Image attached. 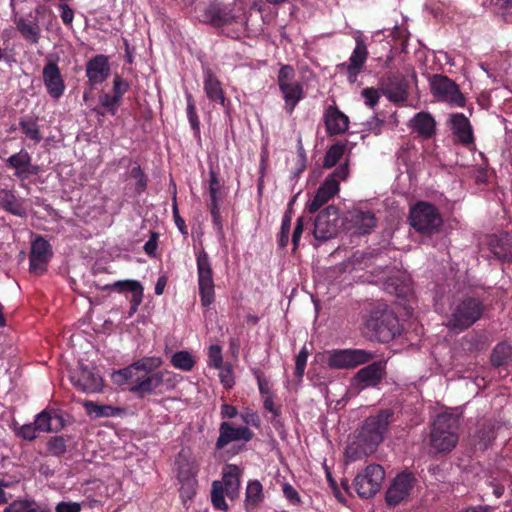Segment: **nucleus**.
<instances>
[{"label": "nucleus", "mask_w": 512, "mask_h": 512, "mask_svg": "<svg viewBox=\"0 0 512 512\" xmlns=\"http://www.w3.org/2000/svg\"><path fill=\"white\" fill-rule=\"evenodd\" d=\"M196 264L201 303L203 306L208 307L214 302L215 285L212 265L206 251L201 250L197 253Z\"/></svg>", "instance_id": "9b49d317"}, {"label": "nucleus", "mask_w": 512, "mask_h": 512, "mask_svg": "<svg viewBox=\"0 0 512 512\" xmlns=\"http://www.w3.org/2000/svg\"><path fill=\"white\" fill-rule=\"evenodd\" d=\"M324 122L327 133L330 135H339L348 129V117L339 111L336 107L329 106L324 114Z\"/></svg>", "instance_id": "cd10ccee"}, {"label": "nucleus", "mask_w": 512, "mask_h": 512, "mask_svg": "<svg viewBox=\"0 0 512 512\" xmlns=\"http://www.w3.org/2000/svg\"><path fill=\"white\" fill-rule=\"evenodd\" d=\"M203 89L211 102L219 103L222 107L227 108L222 84L210 69L204 71Z\"/></svg>", "instance_id": "bb28decb"}, {"label": "nucleus", "mask_w": 512, "mask_h": 512, "mask_svg": "<svg viewBox=\"0 0 512 512\" xmlns=\"http://www.w3.org/2000/svg\"><path fill=\"white\" fill-rule=\"evenodd\" d=\"M110 74L107 56L96 55L86 63V76L92 85L103 83Z\"/></svg>", "instance_id": "b1692460"}, {"label": "nucleus", "mask_w": 512, "mask_h": 512, "mask_svg": "<svg viewBox=\"0 0 512 512\" xmlns=\"http://www.w3.org/2000/svg\"><path fill=\"white\" fill-rule=\"evenodd\" d=\"M285 498L293 505L301 503V497L297 490L289 483H285L282 487Z\"/></svg>", "instance_id": "603ef678"}, {"label": "nucleus", "mask_w": 512, "mask_h": 512, "mask_svg": "<svg viewBox=\"0 0 512 512\" xmlns=\"http://www.w3.org/2000/svg\"><path fill=\"white\" fill-rule=\"evenodd\" d=\"M120 99L115 95L102 94L99 96L100 104L109 112L111 115H115L117 113L118 107L120 105Z\"/></svg>", "instance_id": "c03bdc74"}, {"label": "nucleus", "mask_w": 512, "mask_h": 512, "mask_svg": "<svg viewBox=\"0 0 512 512\" xmlns=\"http://www.w3.org/2000/svg\"><path fill=\"white\" fill-rule=\"evenodd\" d=\"M42 80L50 97L57 100L63 96L66 85L57 63L50 57L43 68Z\"/></svg>", "instance_id": "a211bd4d"}, {"label": "nucleus", "mask_w": 512, "mask_h": 512, "mask_svg": "<svg viewBox=\"0 0 512 512\" xmlns=\"http://www.w3.org/2000/svg\"><path fill=\"white\" fill-rule=\"evenodd\" d=\"M264 501L263 486L258 480H250L245 491V510H254Z\"/></svg>", "instance_id": "2f4dec72"}, {"label": "nucleus", "mask_w": 512, "mask_h": 512, "mask_svg": "<svg viewBox=\"0 0 512 512\" xmlns=\"http://www.w3.org/2000/svg\"><path fill=\"white\" fill-rule=\"evenodd\" d=\"M0 206L15 215L22 214V207L20 203L16 199L15 195L9 190H0Z\"/></svg>", "instance_id": "f704fd0d"}, {"label": "nucleus", "mask_w": 512, "mask_h": 512, "mask_svg": "<svg viewBox=\"0 0 512 512\" xmlns=\"http://www.w3.org/2000/svg\"><path fill=\"white\" fill-rule=\"evenodd\" d=\"M296 73L292 66H281L277 83L285 102V110L288 114H292L295 107L301 101L305 94L303 84L295 79Z\"/></svg>", "instance_id": "0eeeda50"}, {"label": "nucleus", "mask_w": 512, "mask_h": 512, "mask_svg": "<svg viewBox=\"0 0 512 512\" xmlns=\"http://www.w3.org/2000/svg\"><path fill=\"white\" fill-rule=\"evenodd\" d=\"M415 484L414 476L409 472L398 474L386 492V501L389 505H398L408 499Z\"/></svg>", "instance_id": "f3484780"}, {"label": "nucleus", "mask_w": 512, "mask_h": 512, "mask_svg": "<svg viewBox=\"0 0 512 512\" xmlns=\"http://www.w3.org/2000/svg\"><path fill=\"white\" fill-rule=\"evenodd\" d=\"M111 379L117 385H129V391L139 398L164 394L173 390L179 382V376L168 370L152 374H132L131 378H115V374H112Z\"/></svg>", "instance_id": "f03ea898"}, {"label": "nucleus", "mask_w": 512, "mask_h": 512, "mask_svg": "<svg viewBox=\"0 0 512 512\" xmlns=\"http://www.w3.org/2000/svg\"><path fill=\"white\" fill-rule=\"evenodd\" d=\"M209 209H210L212 221H213L214 227L216 228L217 234L220 237H224L220 205H217V204L209 205Z\"/></svg>", "instance_id": "de8ad7c7"}, {"label": "nucleus", "mask_w": 512, "mask_h": 512, "mask_svg": "<svg viewBox=\"0 0 512 512\" xmlns=\"http://www.w3.org/2000/svg\"><path fill=\"white\" fill-rule=\"evenodd\" d=\"M64 419L59 410L46 409L34 419V430L57 432L64 427Z\"/></svg>", "instance_id": "393cba45"}, {"label": "nucleus", "mask_w": 512, "mask_h": 512, "mask_svg": "<svg viewBox=\"0 0 512 512\" xmlns=\"http://www.w3.org/2000/svg\"><path fill=\"white\" fill-rule=\"evenodd\" d=\"M253 436L254 433L248 427H233L228 422H222L219 426V436L215 447L217 450H222L231 442L240 440L249 442Z\"/></svg>", "instance_id": "aec40b11"}, {"label": "nucleus", "mask_w": 512, "mask_h": 512, "mask_svg": "<svg viewBox=\"0 0 512 512\" xmlns=\"http://www.w3.org/2000/svg\"><path fill=\"white\" fill-rule=\"evenodd\" d=\"M345 152L344 144H335L332 145L326 152L323 160L324 168H332L334 167L342 158Z\"/></svg>", "instance_id": "e433bc0d"}, {"label": "nucleus", "mask_w": 512, "mask_h": 512, "mask_svg": "<svg viewBox=\"0 0 512 512\" xmlns=\"http://www.w3.org/2000/svg\"><path fill=\"white\" fill-rule=\"evenodd\" d=\"M263 407L266 411H269L274 418L279 417L281 414L280 409L275 406L272 395L263 398Z\"/></svg>", "instance_id": "052dcab7"}, {"label": "nucleus", "mask_w": 512, "mask_h": 512, "mask_svg": "<svg viewBox=\"0 0 512 512\" xmlns=\"http://www.w3.org/2000/svg\"><path fill=\"white\" fill-rule=\"evenodd\" d=\"M347 219L350 229L353 230V233L357 234H368L377 224L376 217L372 211L360 208L351 210Z\"/></svg>", "instance_id": "412c9836"}, {"label": "nucleus", "mask_w": 512, "mask_h": 512, "mask_svg": "<svg viewBox=\"0 0 512 512\" xmlns=\"http://www.w3.org/2000/svg\"><path fill=\"white\" fill-rule=\"evenodd\" d=\"M14 430L18 437H21L25 440L32 441V425L24 424L18 427V423L14 422Z\"/></svg>", "instance_id": "13d9d810"}, {"label": "nucleus", "mask_w": 512, "mask_h": 512, "mask_svg": "<svg viewBox=\"0 0 512 512\" xmlns=\"http://www.w3.org/2000/svg\"><path fill=\"white\" fill-rule=\"evenodd\" d=\"M459 420L452 414L436 417L430 434V444L437 452H449L458 442Z\"/></svg>", "instance_id": "39448f33"}, {"label": "nucleus", "mask_w": 512, "mask_h": 512, "mask_svg": "<svg viewBox=\"0 0 512 512\" xmlns=\"http://www.w3.org/2000/svg\"><path fill=\"white\" fill-rule=\"evenodd\" d=\"M362 97L365 100V104L371 108L377 105L380 93L375 88H365L361 92Z\"/></svg>", "instance_id": "3c124183"}, {"label": "nucleus", "mask_w": 512, "mask_h": 512, "mask_svg": "<svg viewBox=\"0 0 512 512\" xmlns=\"http://www.w3.org/2000/svg\"><path fill=\"white\" fill-rule=\"evenodd\" d=\"M81 506L76 502H60L56 506V512H80Z\"/></svg>", "instance_id": "680f3d73"}, {"label": "nucleus", "mask_w": 512, "mask_h": 512, "mask_svg": "<svg viewBox=\"0 0 512 512\" xmlns=\"http://www.w3.org/2000/svg\"><path fill=\"white\" fill-rule=\"evenodd\" d=\"M30 15L15 16V24L21 35L27 39H32V22L28 19Z\"/></svg>", "instance_id": "37998d69"}, {"label": "nucleus", "mask_w": 512, "mask_h": 512, "mask_svg": "<svg viewBox=\"0 0 512 512\" xmlns=\"http://www.w3.org/2000/svg\"><path fill=\"white\" fill-rule=\"evenodd\" d=\"M70 378L72 384L85 393H98L103 387L102 377L88 367H80Z\"/></svg>", "instance_id": "6ab92c4d"}, {"label": "nucleus", "mask_w": 512, "mask_h": 512, "mask_svg": "<svg viewBox=\"0 0 512 512\" xmlns=\"http://www.w3.org/2000/svg\"><path fill=\"white\" fill-rule=\"evenodd\" d=\"M210 180H209V205L217 204L220 205V183L217 178L216 173L213 170L209 172Z\"/></svg>", "instance_id": "a19ab883"}, {"label": "nucleus", "mask_w": 512, "mask_h": 512, "mask_svg": "<svg viewBox=\"0 0 512 512\" xmlns=\"http://www.w3.org/2000/svg\"><path fill=\"white\" fill-rule=\"evenodd\" d=\"M512 360V345L506 341L495 346L491 355V362L494 366H502Z\"/></svg>", "instance_id": "72a5a7b5"}, {"label": "nucleus", "mask_w": 512, "mask_h": 512, "mask_svg": "<svg viewBox=\"0 0 512 512\" xmlns=\"http://www.w3.org/2000/svg\"><path fill=\"white\" fill-rule=\"evenodd\" d=\"M370 337L380 342H389L401 332V326L395 314L388 309L371 311L365 322Z\"/></svg>", "instance_id": "423d86ee"}, {"label": "nucleus", "mask_w": 512, "mask_h": 512, "mask_svg": "<svg viewBox=\"0 0 512 512\" xmlns=\"http://www.w3.org/2000/svg\"><path fill=\"white\" fill-rule=\"evenodd\" d=\"M240 417L246 425H251L256 428H258L260 426V419H259L258 414L248 408L245 409L240 414Z\"/></svg>", "instance_id": "6e6d98bb"}, {"label": "nucleus", "mask_w": 512, "mask_h": 512, "mask_svg": "<svg viewBox=\"0 0 512 512\" xmlns=\"http://www.w3.org/2000/svg\"><path fill=\"white\" fill-rule=\"evenodd\" d=\"M384 478L383 467L379 464H370L355 476L353 486L359 497L371 498L380 491Z\"/></svg>", "instance_id": "9d476101"}, {"label": "nucleus", "mask_w": 512, "mask_h": 512, "mask_svg": "<svg viewBox=\"0 0 512 512\" xmlns=\"http://www.w3.org/2000/svg\"><path fill=\"white\" fill-rule=\"evenodd\" d=\"M8 163L17 170V174L20 176L22 173L27 171L30 163V156L27 152L21 151L10 156Z\"/></svg>", "instance_id": "4c0bfd02"}, {"label": "nucleus", "mask_w": 512, "mask_h": 512, "mask_svg": "<svg viewBox=\"0 0 512 512\" xmlns=\"http://www.w3.org/2000/svg\"><path fill=\"white\" fill-rule=\"evenodd\" d=\"M308 359V350L304 346L298 355L296 356L295 363V374L297 377H302L305 371L306 363Z\"/></svg>", "instance_id": "8fccbe9b"}, {"label": "nucleus", "mask_w": 512, "mask_h": 512, "mask_svg": "<svg viewBox=\"0 0 512 512\" xmlns=\"http://www.w3.org/2000/svg\"><path fill=\"white\" fill-rule=\"evenodd\" d=\"M187 100V117L192 129L195 133L199 134L200 132V121L196 112L195 103L193 97L190 93H186Z\"/></svg>", "instance_id": "ea45409f"}, {"label": "nucleus", "mask_w": 512, "mask_h": 512, "mask_svg": "<svg viewBox=\"0 0 512 512\" xmlns=\"http://www.w3.org/2000/svg\"><path fill=\"white\" fill-rule=\"evenodd\" d=\"M433 95L441 101L464 106L465 99L455 82L444 75H434L430 81Z\"/></svg>", "instance_id": "4468645a"}, {"label": "nucleus", "mask_w": 512, "mask_h": 512, "mask_svg": "<svg viewBox=\"0 0 512 512\" xmlns=\"http://www.w3.org/2000/svg\"><path fill=\"white\" fill-rule=\"evenodd\" d=\"M393 412L389 409L381 410L378 414L368 417L356 437L345 451L349 461H356L372 454L382 442L384 434L390 424Z\"/></svg>", "instance_id": "f257e3e1"}, {"label": "nucleus", "mask_w": 512, "mask_h": 512, "mask_svg": "<svg viewBox=\"0 0 512 512\" xmlns=\"http://www.w3.org/2000/svg\"><path fill=\"white\" fill-rule=\"evenodd\" d=\"M384 375V365L382 362H373L372 364L361 368L352 378L351 387L356 392H360L369 387L377 386Z\"/></svg>", "instance_id": "dca6fc26"}, {"label": "nucleus", "mask_w": 512, "mask_h": 512, "mask_svg": "<svg viewBox=\"0 0 512 512\" xmlns=\"http://www.w3.org/2000/svg\"><path fill=\"white\" fill-rule=\"evenodd\" d=\"M355 48L349 57L348 62L340 64L338 67L343 69L347 73V80L353 84L356 82L358 74L361 72L367 58L368 49L360 31H357L354 35Z\"/></svg>", "instance_id": "ddd939ff"}, {"label": "nucleus", "mask_w": 512, "mask_h": 512, "mask_svg": "<svg viewBox=\"0 0 512 512\" xmlns=\"http://www.w3.org/2000/svg\"><path fill=\"white\" fill-rule=\"evenodd\" d=\"M18 482H12L0 478V506L7 504L14 498V491Z\"/></svg>", "instance_id": "58836bf2"}, {"label": "nucleus", "mask_w": 512, "mask_h": 512, "mask_svg": "<svg viewBox=\"0 0 512 512\" xmlns=\"http://www.w3.org/2000/svg\"><path fill=\"white\" fill-rule=\"evenodd\" d=\"M451 129L454 136L462 144H470L473 142V130L468 118L461 113L451 115Z\"/></svg>", "instance_id": "c85d7f7f"}, {"label": "nucleus", "mask_w": 512, "mask_h": 512, "mask_svg": "<svg viewBox=\"0 0 512 512\" xmlns=\"http://www.w3.org/2000/svg\"><path fill=\"white\" fill-rule=\"evenodd\" d=\"M241 469L235 464H227L222 470V479L215 480L211 485V503L216 510L227 512L229 506L225 500L227 496L231 501L239 497L241 485Z\"/></svg>", "instance_id": "7ed1b4c3"}, {"label": "nucleus", "mask_w": 512, "mask_h": 512, "mask_svg": "<svg viewBox=\"0 0 512 512\" xmlns=\"http://www.w3.org/2000/svg\"><path fill=\"white\" fill-rule=\"evenodd\" d=\"M220 378H221V382L223 383V385L226 388H230L234 384V380H233L230 368L223 369L220 372Z\"/></svg>", "instance_id": "774afa93"}, {"label": "nucleus", "mask_w": 512, "mask_h": 512, "mask_svg": "<svg viewBox=\"0 0 512 512\" xmlns=\"http://www.w3.org/2000/svg\"><path fill=\"white\" fill-rule=\"evenodd\" d=\"M11 6L15 16L31 14L29 0H11Z\"/></svg>", "instance_id": "5fc2aeb1"}, {"label": "nucleus", "mask_w": 512, "mask_h": 512, "mask_svg": "<svg viewBox=\"0 0 512 512\" xmlns=\"http://www.w3.org/2000/svg\"><path fill=\"white\" fill-rule=\"evenodd\" d=\"M171 364L182 371H191L195 365V360L190 352L184 350L172 355Z\"/></svg>", "instance_id": "c9c22d12"}, {"label": "nucleus", "mask_w": 512, "mask_h": 512, "mask_svg": "<svg viewBox=\"0 0 512 512\" xmlns=\"http://www.w3.org/2000/svg\"><path fill=\"white\" fill-rule=\"evenodd\" d=\"M303 229H304L303 218L300 217L296 221V225H295L293 235H292V243H293L294 250L297 249V247H298L300 238L303 233Z\"/></svg>", "instance_id": "bf43d9fd"}, {"label": "nucleus", "mask_w": 512, "mask_h": 512, "mask_svg": "<svg viewBox=\"0 0 512 512\" xmlns=\"http://www.w3.org/2000/svg\"><path fill=\"white\" fill-rule=\"evenodd\" d=\"M3 512H32V504L29 500H13Z\"/></svg>", "instance_id": "09e8293b"}, {"label": "nucleus", "mask_w": 512, "mask_h": 512, "mask_svg": "<svg viewBox=\"0 0 512 512\" xmlns=\"http://www.w3.org/2000/svg\"><path fill=\"white\" fill-rule=\"evenodd\" d=\"M410 128L420 137L428 139L435 134L436 122L429 113L419 112L410 120Z\"/></svg>", "instance_id": "c756f323"}, {"label": "nucleus", "mask_w": 512, "mask_h": 512, "mask_svg": "<svg viewBox=\"0 0 512 512\" xmlns=\"http://www.w3.org/2000/svg\"><path fill=\"white\" fill-rule=\"evenodd\" d=\"M338 210L334 206H328L321 211L315 222L313 235L315 239L326 241L337 233Z\"/></svg>", "instance_id": "2eb2a0df"}, {"label": "nucleus", "mask_w": 512, "mask_h": 512, "mask_svg": "<svg viewBox=\"0 0 512 512\" xmlns=\"http://www.w3.org/2000/svg\"><path fill=\"white\" fill-rule=\"evenodd\" d=\"M113 286L119 291V292H131L132 296H135L137 293V290H140V295H143V286L141 283L137 280H122L117 281L113 284Z\"/></svg>", "instance_id": "79ce46f5"}, {"label": "nucleus", "mask_w": 512, "mask_h": 512, "mask_svg": "<svg viewBox=\"0 0 512 512\" xmlns=\"http://www.w3.org/2000/svg\"><path fill=\"white\" fill-rule=\"evenodd\" d=\"M491 252L502 261H512V235L503 233L489 242Z\"/></svg>", "instance_id": "7c9ffc66"}, {"label": "nucleus", "mask_w": 512, "mask_h": 512, "mask_svg": "<svg viewBox=\"0 0 512 512\" xmlns=\"http://www.w3.org/2000/svg\"><path fill=\"white\" fill-rule=\"evenodd\" d=\"M173 215H174L175 224L178 227V229L180 230V232L184 235L187 234L185 221L180 217V215L178 213V208H177L175 199H174V203H173Z\"/></svg>", "instance_id": "69168bd1"}, {"label": "nucleus", "mask_w": 512, "mask_h": 512, "mask_svg": "<svg viewBox=\"0 0 512 512\" xmlns=\"http://www.w3.org/2000/svg\"><path fill=\"white\" fill-rule=\"evenodd\" d=\"M87 415L90 418L98 419L103 417H116L122 412V409L112 405H100L93 401L85 400L82 402Z\"/></svg>", "instance_id": "473e14b6"}, {"label": "nucleus", "mask_w": 512, "mask_h": 512, "mask_svg": "<svg viewBox=\"0 0 512 512\" xmlns=\"http://www.w3.org/2000/svg\"><path fill=\"white\" fill-rule=\"evenodd\" d=\"M484 311L485 306L478 298L459 299L451 305L446 326L450 331L462 332L480 320Z\"/></svg>", "instance_id": "20e7f679"}, {"label": "nucleus", "mask_w": 512, "mask_h": 512, "mask_svg": "<svg viewBox=\"0 0 512 512\" xmlns=\"http://www.w3.org/2000/svg\"><path fill=\"white\" fill-rule=\"evenodd\" d=\"M381 91L391 102H405L408 97V82L403 77L390 76L381 83Z\"/></svg>", "instance_id": "4be33fe9"}, {"label": "nucleus", "mask_w": 512, "mask_h": 512, "mask_svg": "<svg viewBox=\"0 0 512 512\" xmlns=\"http://www.w3.org/2000/svg\"><path fill=\"white\" fill-rule=\"evenodd\" d=\"M132 175L135 177V178H138V181L136 183V189L138 192H142L145 190L146 188V178L145 176L143 175L142 173V170L140 167H134L132 169Z\"/></svg>", "instance_id": "e2e57ef3"}, {"label": "nucleus", "mask_w": 512, "mask_h": 512, "mask_svg": "<svg viewBox=\"0 0 512 512\" xmlns=\"http://www.w3.org/2000/svg\"><path fill=\"white\" fill-rule=\"evenodd\" d=\"M442 217L437 208L427 202H418L410 210V224L418 232L433 234L442 225Z\"/></svg>", "instance_id": "1a4fd4ad"}, {"label": "nucleus", "mask_w": 512, "mask_h": 512, "mask_svg": "<svg viewBox=\"0 0 512 512\" xmlns=\"http://www.w3.org/2000/svg\"><path fill=\"white\" fill-rule=\"evenodd\" d=\"M382 124V120L378 119L377 117H373L366 123L367 130L374 133L375 135H378L380 134Z\"/></svg>", "instance_id": "338daca9"}, {"label": "nucleus", "mask_w": 512, "mask_h": 512, "mask_svg": "<svg viewBox=\"0 0 512 512\" xmlns=\"http://www.w3.org/2000/svg\"><path fill=\"white\" fill-rule=\"evenodd\" d=\"M47 450L52 455H61L66 451V442L62 436L52 437L47 442Z\"/></svg>", "instance_id": "a18cd8bd"}, {"label": "nucleus", "mask_w": 512, "mask_h": 512, "mask_svg": "<svg viewBox=\"0 0 512 512\" xmlns=\"http://www.w3.org/2000/svg\"><path fill=\"white\" fill-rule=\"evenodd\" d=\"M349 175L348 164L337 167L318 188L314 198L307 203V210L315 213L339 192V184Z\"/></svg>", "instance_id": "6e6552de"}, {"label": "nucleus", "mask_w": 512, "mask_h": 512, "mask_svg": "<svg viewBox=\"0 0 512 512\" xmlns=\"http://www.w3.org/2000/svg\"><path fill=\"white\" fill-rule=\"evenodd\" d=\"M60 16L64 24L71 25L74 19V11L65 3L58 5Z\"/></svg>", "instance_id": "4d7b16f0"}, {"label": "nucleus", "mask_w": 512, "mask_h": 512, "mask_svg": "<svg viewBox=\"0 0 512 512\" xmlns=\"http://www.w3.org/2000/svg\"><path fill=\"white\" fill-rule=\"evenodd\" d=\"M220 415L223 419H232L238 415V410L232 405L223 404L221 406Z\"/></svg>", "instance_id": "0e129e2a"}, {"label": "nucleus", "mask_w": 512, "mask_h": 512, "mask_svg": "<svg viewBox=\"0 0 512 512\" xmlns=\"http://www.w3.org/2000/svg\"><path fill=\"white\" fill-rule=\"evenodd\" d=\"M374 354L364 349H339L329 353L327 364L333 369H350L369 362Z\"/></svg>", "instance_id": "f8f14e48"}, {"label": "nucleus", "mask_w": 512, "mask_h": 512, "mask_svg": "<svg viewBox=\"0 0 512 512\" xmlns=\"http://www.w3.org/2000/svg\"><path fill=\"white\" fill-rule=\"evenodd\" d=\"M52 255L50 243L41 236L34 237V274H42L47 270Z\"/></svg>", "instance_id": "a878e982"}, {"label": "nucleus", "mask_w": 512, "mask_h": 512, "mask_svg": "<svg viewBox=\"0 0 512 512\" xmlns=\"http://www.w3.org/2000/svg\"><path fill=\"white\" fill-rule=\"evenodd\" d=\"M208 357H209L208 365L210 367H213L216 369H221L222 363H223V358H222V349L219 345H211L209 347Z\"/></svg>", "instance_id": "49530a36"}, {"label": "nucleus", "mask_w": 512, "mask_h": 512, "mask_svg": "<svg viewBox=\"0 0 512 512\" xmlns=\"http://www.w3.org/2000/svg\"><path fill=\"white\" fill-rule=\"evenodd\" d=\"M162 364L163 360L161 357H143L142 359H139L131 365L115 371L112 374H115V378L127 377L126 375H128V378H131L132 374H141V372H145V374H152L156 369L161 367Z\"/></svg>", "instance_id": "5701e85b"}, {"label": "nucleus", "mask_w": 512, "mask_h": 512, "mask_svg": "<svg viewBox=\"0 0 512 512\" xmlns=\"http://www.w3.org/2000/svg\"><path fill=\"white\" fill-rule=\"evenodd\" d=\"M129 90V84L123 80L120 76L116 75L113 81V93L120 100L123 95Z\"/></svg>", "instance_id": "864d4df0"}]
</instances>
